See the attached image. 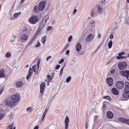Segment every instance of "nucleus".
Masks as SVG:
<instances>
[{"label": "nucleus", "mask_w": 129, "mask_h": 129, "mask_svg": "<svg viewBox=\"0 0 129 129\" xmlns=\"http://www.w3.org/2000/svg\"><path fill=\"white\" fill-rule=\"evenodd\" d=\"M121 56H117L116 57V58L117 59H121Z\"/></svg>", "instance_id": "603ef678"}, {"label": "nucleus", "mask_w": 129, "mask_h": 129, "mask_svg": "<svg viewBox=\"0 0 129 129\" xmlns=\"http://www.w3.org/2000/svg\"><path fill=\"white\" fill-rule=\"evenodd\" d=\"M36 38L34 36H33L29 42L28 45H31L32 42L34 41L35 39Z\"/></svg>", "instance_id": "5701e85b"}, {"label": "nucleus", "mask_w": 129, "mask_h": 129, "mask_svg": "<svg viewBox=\"0 0 129 129\" xmlns=\"http://www.w3.org/2000/svg\"><path fill=\"white\" fill-rule=\"evenodd\" d=\"M72 38V36H70L68 38V41L69 42H70Z\"/></svg>", "instance_id": "c03bdc74"}, {"label": "nucleus", "mask_w": 129, "mask_h": 129, "mask_svg": "<svg viewBox=\"0 0 129 129\" xmlns=\"http://www.w3.org/2000/svg\"><path fill=\"white\" fill-rule=\"evenodd\" d=\"M37 7L36 6H35L34 8V10L35 12H36L37 11Z\"/></svg>", "instance_id": "37998d69"}, {"label": "nucleus", "mask_w": 129, "mask_h": 129, "mask_svg": "<svg viewBox=\"0 0 129 129\" xmlns=\"http://www.w3.org/2000/svg\"><path fill=\"white\" fill-rule=\"evenodd\" d=\"M101 34H99V35L98 36V37L99 38H100L101 36Z\"/></svg>", "instance_id": "774afa93"}, {"label": "nucleus", "mask_w": 129, "mask_h": 129, "mask_svg": "<svg viewBox=\"0 0 129 129\" xmlns=\"http://www.w3.org/2000/svg\"><path fill=\"white\" fill-rule=\"evenodd\" d=\"M122 53H120L118 54V55L119 56H121Z\"/></svg>", "instance_id": "e2e57ef3"}, {"label": "nucleus", "mask_w": 129, "mask_h": 129, "mask_svg": "<svg viewBox=\"0 0 129 129\" xmlns=\"http://www.w3.org/2000/svg\"><path fill=\"white\" fill-rule=\"evenodd\" d=\"M60 67V65L58 64H57L55 66V70H57Z\"/></svg>", "instance_id": "72a5a7b5"}, {"label": "nucleus", "mask_w": 129, "mask_h": 129, "mask_svg": "<svg viewBox=\"0 0 129 129\" xmlns=\"http://www.w3.org/2000/svg\"><path fill=\"white\" fill-rule=\"evenodd\" d=\"M3 116L4 114H3L1 113L0 114V120L2 119L3 117Z\"/></svg>", "instance_id": "a18cd8bd"}, {"label": "nucleus", "mask_w": 129, "mask_h": 129, "mask_svg": "<svg viewBox=\"0 0 129 129\" xmlns=\"http://www.w3.org/2000/svg\"><path fill=\"white\" fill-rule=\"evenodd\" d=\"M126 86L128 87L129 90V83L128 82H126L125 83V87H126Z\"/></svg>", "instance_id": "c756f323"}, {"label": "nucleus", "mask_w": 129, "mask_h": 129, "mask_svg": "<svg viewBox=\"0 0 129 129\" xmlns=\"http://www.w3.org/2000/svg\"><path fill=\"white\" fill-rule=\"evenodd\" d=\"M64 61V59L63 58L61 59H60L59 61L58 62V63L59 64H60L61 63L63 62Z\"/></svg>", "instance_id": "e433bc0d"}, {"label": "nucleus", "mask_w": 129, "mask_h": 129, "mask_svg": "<svg viewBox=\"0 0 129 129\" xmlns=\"http://www.w3.org/2000/svg\"><path fill=\"white\" fill-rule=\"evenodd\" d=\"M32 110V109L31 108L29 107L27 108L26 109L27 111L28 112H30Z\"/></svg>", "instance_id": "7c9ffc66"}, {"label": "nucleus", "mask_w": 129, "mask_h": 129, "mask_svg": "<svg viewBox=\"0 0 129 129\" xmlns=\"http://www.w3.org/2000/svg\"><path fill=\"white\" fill-rule=\"evenodd\" d=\"M68 47V45H66L65 47L63 48V49L65 50Z\"/></svg>", "instance_id": "8fccbe9b"}, {"label": "nucleus", "mask_w": 129, "mask_h": 129, "mask_svg": "<svg viewBox=\"0 0 129 129\" xmlns=\"http://www.w3.org/2000/svg\"><path fill=\"white\" fill-rule=\"evenodd\" d=\"M106 81L107 84L109 86H111L113 85V79L111 77H109L107 79Z\"/></svg>", "instance_id": "9b49d317"}, {"label": "nucleus", "mask_w": 129, "mask_h": 129, "mask_svg": "<svg viewBox=\"0 0 129 129\" xmlns=\"http://www.w3.org/2000/svg\"><path fill=\"white\" fill-rule=\"evenodd\" d=\"M88 126V125L87 124V123H86V124L85 126V128H87Z\"/></svg>", "instance_id": "680f3d73"}, {"label": "nucleus", "mask_w": 129, "mask_h": 129, "mask_svg": "<svg viewBox=\"0 0 129 129\" xmlns=\"http://www.w3.org/2000/svg\"><path fill=\"white\" fill-rule=\"evenodd\" d=\"M69 121L68 116H67L65 119L64 122L65 124V129H68V123Z\"/></svg>", "instance_id": "ddd939ff"}, {"label": "nucleus", "mask_w": 129, "mask_h": 129, "mask_svg": "<svg viewBox=\"0 0 129 129\" xmlns=\"http://www.w3.org/2000/svg\"><path fill=\"white\" fill-rule=\"evenodd\" d=\"M5 104L6 106H9L10 107H13L15 105L14 102H11L8 100H6Z\"/></svg>", "instance_id": "9d476101"}, {"label": "nucleus", "mask_w": 129, "mask_h": 129, "mask_svg": "<svg viewBox=\"0 0 129 129\" xmlns=\"http://www.w3.org/2000/svg\"><path fill=\"white\" fill-rule=\"evenodd\" d=\"M40 29H38L36 31V32L35 33L33 36H34L35 37H36L40 33Z\"/></svg>", "instance_id": "b1692460"}, {"label": "nucleus", "mask_w": 129, "mask_h": 129, "mask_svg": "<svg viewBox=\"0 0 129 129\" xmlns=\"http://www.w3.org/2000/svg\"><path fill=\"white\" fill-rule=\"evenodd\" d=\"M77 10L76 9H75L73 13L74 14H75V13L76 12Z\"/></svg>", "instance_id": "bf43d9fd"}, {"label": "nucleus", "mask_w": 129, "mask_h": 129, "mask_svg": "<svg viewBox=\"0 0 129 129\" xmlns=\"http://www.w3.org/2000/svg\"><path fill=\"white\" fill-rule=\"evenodd\" d=\"M127 63L125 61L120 62L118 65V69L120 70H124L127 67Z\"/></svg>", "instance_id": "f03ea898"}, {"label": "nucleus", "mask_w": 129, "mask_h": 129, "mask_svg": "<svg viewBox=\"0 0 129 129\" xmlns=\"http://www.w3.org/2000/svg\"><path fill=\"white\" fill-rule=\"evenodd\" d=\"M47 112V109H46L45 110V111H44V112L43 113H44V114H46V113Z\"/></svg>", "instance_id": "6e6d98bb"}, {"label": "nucleus", "mask_w": 129, "mask_h": 129, "mask_svg": "<svg viewBox=\"0 0 129 129\" xmlns=\"http://www.w3.org/2000/svg\"><path fill=\"white\" fill-rule=\"evenodd\" d=\"M69 50H67V51H66V52L65 53V54H68L69 53Z\"/></svg>", "instance_id": "5fc2aeb1"}, {"label": "nucleus", "mask_w": 129, "mask_h": 129, "mask_svg": "<svg viewBox=\"0 0 129 129\" xmlns=\"http://www.w3.org/2000/svg\"><path fill=\"white\" fill-rule=\"evenodd\" d=\"M19 98V96L17 94L13 95L11 98V100L13 102H14V104H15V103L18 101Z\"/></svg>", "instance_id": "423d86ee"}, {"label": "nucleus", "mask_w": 129, "mask_h": 129, "mask_svg": "<svg viewBox=\"0 0 129 129\" xmlns=\"http://www.w3.org/2000/svg\"><path fill=\"white\" fill-rule=\"evenodd\" d=\"M51 56H48L46 58V60H47V61H48L49 60V58H50L51 57Z\"/></svg>", "instance_id": "de8ad7c7"}, {"label": "nucleus", "mask_w": 129, "mask_h": 129, "mask_svg": "<svg viewBox=\"0 0 129 129\" xmlns=\"http://www.w3.org/2000/svg\"><path fill=\"white\" fill-rule=\"evenodd\" d=\"M115 72V70L114 69H112L110 71V73L111 74H113Z\"/></svg>", "instance_id": "ea45409f"}, {"label": "nucleus", "mask_w": 129, "mask_h": 129, "mask_svg": "<svg viewBox=\"0 0 129 129\" xmlns=\"http://www.w3.org/2000/svg\"><path fill=\"white\" fill-rule=\"evenodd\" d=\"M71 77H70V76H69L66 79V82H69L70 80H71Z\"/></svg>", "instance_id": "2f4dec72"}, {"label": "nucleus", "mask_w": 129, "mask_h": 129, "mask_svg": "<svg viewBox=\"0 0 129 129\" xmlns=\"http://www.w3.org/2000/svg\"><path fill=\"white\" fill-rule=\"evenodd\" d=\"M94 10L93 9H92L91 12V16H94Z\"/></svg>", "instance_id": "4c0bfd02"}, {"label": "nucleus", "mask_w": 129, "mask_h": 129, "mask_svg": "<svg viewBox=\"0 0 129 129\" xmlns=\"http://www.w3.org/2000/svg\"><path fill=\"white\" fill-rule=\"evenodd\" d=\"M4 70L3 69H1L0 70V77H3L4 76Z\"/></svg>", "instance_id": "412c9836"}, {"label": "nucleus", "mask_w": 129, "mask_h": 129, "mask_svg": "<svg viewBox=\"0 0 129 129\" xmlns=\"http://www.w3.org/2000/svg\"><path fill=\"white\" fill-rule=\"evenodd\" d=\"M45 3L44 2H41L39 4L38 10L39 11H42L44 9Z\"/></svg>", "instance_id": "1a4fd4ad"}, {"label": "nucleus", "mask_w": 129, "mask_h": 129, "mask_svg": "<svg viewBox=\"0 0 129 129\" xmlns=\"http://www.w3.org/2000/svg\"><path fill=\"white\" fill-rule=\"evenodd\" d=\"M107 116L109 118L112 119L113 117V115L112 112L111 111H108L107 113Z\"/></svg>", "instance_id": "dca6fc26"}, {"label": "nucleus", "mask_w": 129, "mask_h": 129, "mask_svg": "<svg viewBox=\"0 0 129 129\" xmlns=\"http://www.w3.org/2000/svg\"><path fill=\"white\" fill-rule=\"evenodd\" d=\"M127 124L128 125H129V119H128V120H127Z\"/></svg>", "instance_id": "338daca9"}, {"label": "nucleus", "mask_w": 129, "mask_h": 129, "mask_svg": "<svg viewBox=\"0 0 129 129\" xmlns=\"http://www.w3.org/2000/svg\"><path fill=\"white\" fill-rule=\"evenodd\" d=\"M3 90V89L2 88L0 90V94L2 93Z\"/></svg>", "instance_id": "13d9d810"}, {"label": "nucleus", "mask_w": 129, "mask_h": 129, "mask_svg": "<svg viewBox=\"0 0 129 129\" xmlns=\"http://www.w3.org/2000/svg\"><path fill=\"white\" fill-rule=\"evenodd\" d=\"M128 119H126L125 118L120 117L118 118V120L123 123L126 124L127 123V120Z\"/></svg>", "instance_id": "4468645a"}, {"label": "nucleus", "mask_w": 129, "mask_h": 129, "mask_svg": "<svg viewBox=\"0 0 129 129\" xmlns=\"http://www.w3.org/2000/svg\"><path fill=\"white\" fill-rule=\"evenodd\" d=\"M103 107L104 108H105L106 107V105L105 104H104L103 105Z\"/></svg>", "instance_id": "69168bd1"}, {"label": "nucleus", "mask_w": 129, "mask_h": 129, "mask_svg": "<svg viewBox=\"0 0 129 129\" xmlns=\"http://www.w3.org/2000/svg\"><path fill=\"white\" fill-rule=\"evenodd\" d=\"M98 12L99 13H101L102 12V9L100 6H98Z\"/></svg>", "instance_id": "a878e982"}, {"label": "nucleus", "mask_w": 129, "mask_h": 129, "mask_svg": "<svg viewBox=\"0 0 129 129\" xmlns=\"http://www.w3.org/2000/svg\"><path fill=\"white\" fill-rule=\"evenodd\" d=\"M45 84L44 83H42L40 86V92L42 93L43 92Z\"/></svg>", "instance_id": "a211bd4d"}, {"label": "nucleus", "mask_w": 129, "mask_h": 129, "mask_svg": "<svg viewBox=\"0 0 129 129\" xmlns=\"http://www.w3.org/2000/svg\"><path fill=\"white\" fill-rule=\"evenodd\" d=\"M90 23L91 24H93L95 23V22L94 21H92V22H90Z\"/></svg>", "instance_id": "3c124183"}, {"label": "nucleus", "mask_w": 129, "mask_h": 129, "mask_svg": "<svg viewBox=\"0 0 129 129\" xmlns=\"http://www.w3.org/2000/svg\"><path fill=\"white\" fill-rule=\"evenodd\" d=\"M94 36L93 35L91 34H90L88 35L86 38L85 40L87 41L90 42L91 40H92Z\"/></svg>", "instance_id": "2eb2a0df"}, {"label": "nucleus", "mask_w": 129, "mask_h": 129, "mask_svg": "<svg viewBox=\"0 0 129 129\" xmlns=\"http://www.w3.org/2000/svg\"><path fill=\"white\" fill-rule=\"evenodd\" d=\"M33 72V71L32 69L30 68L28 70V73H29L28 74H30V75H31V73Z\"/></svg>", "instance_id": "c9c22d12"}, {"label": "nucleus", "mask_w": 129, "mask_h": 129, "mask_svg": "<svg viewBox=\"0 0 129 129\" xmlns=\"http://www.w3.org/2000/svg\"><path fill=\"white\" fill-rule=\"evenodd\" d=\"M39 62L38 61L37 62V67L38 69H36L35 68L36 67V66L34 65L32 67V68L33 69V71L36 74H37L38 72V71L39 69Z\"/></svg>", "instance_id": "f8f14e48"}, {"label": "nucleus", "mask_w": 129, "mask_h": 129, "mask_svg": "<svg viewBox=\"0 0 129 129\" xmlns=\"http://www.w3.org/2000/svg\"><path fill=\"white\" fill-rule=\"evenodd\" d=\"M11 55V53L9 52H7L5 54V56L6 57H10Z\"/></svg>", "instance_id": "bb28decb"}, {"label": "nucleus", "mask_w": 129, "mask_h": 129, "mask_svg": "<svg viewBox=\"0 0 129 129\" xmlns=\"http://www.w3.org/2000/svg\"><path fill=\"white\" fill-rule=\"evenodd\" d=\"M47 78L49 80V81L52 79L51 77L49 75H47Z\"/></svg>", "instance_id": "473e14b6"}, {"label": "nucleus", "mask_w": 129, "mask_h": 129, "mask_svg": "<svg viewBox=\"0 0 129 129\" xmlns=\"http://www.w3.org/2000/svg\"><path fill=\"white\" fill-rule=\"evenodd\" d=\"M12 126L11 125H9L7 127V129H12Z\"/></svg>", "instance_id": "f704fd0d"}, {"label": "nucleus", "mask_w": 129, "mask_h": 129, "mask_svg": "<svg viewBox=\"0 0 129 129\" xmlns=\"http://www.w3.org/2000/svg\"><path fill=\"white\" fill-rule=\"evenodd\" d=\"M49 18L48 15H46L40 21L39 25V29H42L44 26L45 25L46 22Z\"/></svg>", "instance_id": "f257e3e1"}, {"label": "nucleus", "mask_w": 129, "mask_h": 129, "mask_svg": "<svg viewBox=\"0 0 129 129\" xmlns=\"http://www.w3.org/2000/svg\"><path fill=\"white\" fill-rule=\"evenodd\" d=\"M113 42L111 40L108 43V46L109 49L111 48L112 46Z\"/></svg>", "instance_id": "393cba45"}, {"label": "nucleus", "mask_w": 129, "mask_h": 129, "mask_svg": "<svg viewBox=\"0 0 129 129\" xmlns=\"http://www.w3.org/2000/svg\"><path fill=\"white\" fill-rule=\"evenodd\" d=\"M76 50L78 52H79L81 48V46L80 44L79 43L76 46Z\"/></svg>", "instance_id": "6ab92c4d"}, {"label": "nucleus", "mask_w": 129, "mask_h": 129, "mask_svg": "<svg viewBox=\"0 0 129 129\" xmlns=\"http://www.w3.org/2000/svg\"><path fill=\"white\" fill-rule=\"evenodd\" d=\"M39 128V127L38 126H36L34 128V129H38Z\"/></svg>", "instance_id": "4d7b16f0"}, {"label": "nucleus", "mask_w": 129, "mask_h": 129, "mask_svg": "<svg viewBox=\"0 0 129 129\" xmlns=\"http://www.w3.org/2000/svg\"><path fill=\"white\" fill-rule=\"evenodd\" d=\"M111 92L115 95H117L118 94V92L116 89L115 88H113L111 90Z\"/></svg>", "instance_id": "f3484780"}, {"label": "nucleus", "mask_w": 129, "mask_h": 129, "mask_svg": "<svg viewBox=\"0 0 129 129\" xmlns=\"http://www.w3.org/2000/svg\"><path fill=\"white\" fill-rule=\"evenodd\" d=\"M22 83L21 81H18L16 83V86L18 88L21 87L22 86Z\"/></svg>", "instance_id": "aec40b11"}, {"label": "nucleus", "mask_w": 129, "mask_h": 129, "mask_svg": "<svg viewBox=\"0 0 129 129\" xmlns=\"http://www.w3.org/2000/svg\"><path fill=\"white\" fill-rule=\"evenodd\" d=\"M116 87L119 89H121L123 87L124 83L122 81H118L116 82Z\"/></svg>", "instance_id": "0eeeda50"}, {"label": "nucleus", "mask_w": 129, "mask_h": 129, "mask_svg": "<svg viewBox=\"0 0 129 129\" xmlns=\"http://www.w3.org/2000/svg\"><path fill=\"white\" fill-rule=\"evenodd\" d=\"M52 28V27L51 26H49L48 27H47L46 30L48 31L49 30H50Z\"/></svg>", "instance_id": "58836bf2"}, {"label": "nucleus", "mask_w": 129, "mask_h": 129, "mask_svg": "<svg viewBox=\"0 0 129 129\" xmlns=\"http://www.w3.org/2000/svg\"><path fill=\"white\" fill-rule=\"evenodd\" d=\"M121 58L122 59L125 58H127V56H121Z\"/></svg>", "instance_id": "49530a36"}, {"label": "nucleus", "mask_w": 129, "mask_h": 129, "mask_svg": "<svg viewBox=\"0 0 129 129\" xmlns=\"http://www.w3.org/2000/svg\"><path fill=\"white\" fill-rule=\"evenodd\" d=\"M30 75V74H28L27 75V76L26 77V79H28Z\"/></svg>", "instance_id": "09e8293b"}, {"label": "nucleus", "mask_w": 129, "mask_h": 129, "mask_svg": "<svg viewBox=\"0 0 129 129\" xmlns=\"http://www.w3.org/2000/svg\"><path fill=\"white\" fill-rule=\"evenodd\" d=\"M21 14V13L20 12H19L18 13H15L14 15V17H17L18 16H19Z\"/></svg>", "instance_id": "c85d7f7f"}, {"label": "nucleus", "mask_w": 129, "mask_h": 129, "mask_svg": "<svg viewBox=\"0 0 129 129\" xmlns=\"http://www.w3.org/2000/svg\"><path fill=\"white\" fill-rule=\"evenodd\" d=\"M28 38V36L27 34H23L21 35L19 39V42L21 43H23L26 41Z\"/></svg>", "instance_id": "20e7f679"}, {"label": "nucleus", "mask_w": 129, "mask_h": 129, "mask_svg": "<svg viewBox=\"0 0 129 129\" xmlns=\"http://www.w3.org/2000/svg\"><path fill=\"white\" fill-rule=\"evenodd\" d=\"M103 98L104 99H106L108 100H110L111 98L109 96H103Z\"/></svg>", "instance_id": "cd10ccee"}, {"label": "nucleus", "mask_w": 129, "mask_h": 129, "mask_svg": "<svg viewBox=\"0 0 129 129\" xmlns=\"http://www.w3.org/2000/svg\"><path fill=\"white\" fill-rule=\"evenodd\" d=\"M38 19L37 16L33 15L29 18V21L30 23L34 24L38 21Z\"/></svg>", "instance_id": "39448f33"}, {"label": "nucleus", "mask_w": 129, "mask_h": 129, "mask_svg": "<svg viewBox=\"0 0 129 129\" xmlns=\"http://www.w3.org/2000/svg\"><path fill=\"white\" fill-rule=\"evenodd\" d=\"M46 36H44L42 37L41 41L42 43L44 44L46 42Z\"/></svg>", "instance_id": "4be33fe9"}, {"label": "nucleus", "mask_w": 129, "mask_h": 129, "mask_svg": "<svg viewBox=\"0 0 129 129\" xmlns=\"http://www.w3.org/2000/svg\"><path fill=\"white\" fill-rule=\"evenodd\" d=\"M63 68H61V70L60 71V74L61 73H62V71L63 70Z\"/></svg>", "instance_id": "052dcab7"}, {"label": "nucleus", "mask_w": 129, "mask_h": 129, "mask_svg": "<svg viewBox=\"0 0 129 129\" xmlns=\"http://www.w3.org/2000/svg\"><path fill=\"white\" fill-rule=\"evenodd\" d=\"M110 38L112 39L113 38V36L112 35H110Z\"/></svg>", "instance_id": "864d4df0"}, {"label": "nucleus", "mask_w": 129, "mask_h": 129, "mask_svg": "<svg viewBox=\"0 0 129 129\" xmlns=\"http://www.w3.org/2000/svg\"><path fill=\"white\" fill-rule=\"evenodd\" d=\"M120 74L122 76L125 77L129 80V71L126 70L124 71H121L119 72Z\"/></svg>", "instance_id": "7ed1b4c3"}, {"label": "nucleus", "mask_w": 129, "mask_h": 129, "mask_svg": "<svg viewBox=\"0 0 129 129\" xmlns=\"http://www.w3.org/2000/svg\"><path fill=\"white\" fill-rule=\"evenodd\" d=\"M101 46V45H99V46L97 48V50H98L100 48Z\"/></svg>", "instance_id": "0e129e2a"}, {"label": "nucleus", "mask_w": 129, "mask_h": 129, "mask_svg": "<svg viewBox=\"0 0 129 129\" xmlns=\"http://www.w3.org/2000/svg\"><path fill=\"white\" fill-rule=\"evenodd\" d=\"M123 97L125 98L129 97V90L127 86L125 88L124 92L123 93Z\"/></svg>", "instance_id": "6e6552de"}, {"label": "nucleus", "mask_w": 129, "mask_h": 129, "mask_svg": "<svg viewBox=\"0 0 129 129\" xmlns=\"http://www.w3.org/2000/svg\"><path fill=\"white\" fill-rule=\"evenodd\" d=\"M40 46V43L39 42H38L37 44L35 46L36 47H39Z\"/></svg>", "instance_id": "a19ab883"}, {"label": "nucleus", "mask_w": 129, "mask_h": 129, "mask_svg": "<svg viewBox=\"0 0 129 129\" xmlns=\"http://www.w3.org/2000/svg\"><path fill=\"white\" fill-rule=\"evenodd\" d=\"M46 115V114H44V113H43V114L42 116V117H41V118L42 119V120H43L44 117H45V116Z\"/></svg>", "instance_id": "79ce46f5"}]
</instances>
